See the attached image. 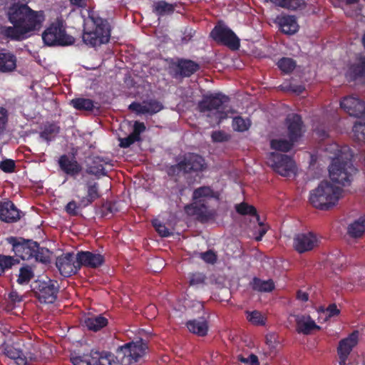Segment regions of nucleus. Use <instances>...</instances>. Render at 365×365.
<instances>
[{"label": "nucleus", "mask_w": 365, "mask_h": 365, "mask_svg": "<svg viewBox=\"0 0 365 365\" xmlns=\"http://www.w3.org/2000/svg\"><path fill=\"white\" fill-rule=\"evenodd\" d=\"M153 225L155 228L156 232L163 237H169L171 232L166 227V226L162 224L159 220H155L153 222Z\"/></svg>", "instance_id": "obj_53"}, {"label": "nucleus", "mask_w": 365, "mask_h": 365, "mask_svg": "<svg viewBox=\"0 0 365 365\" xmlns=\"http://www.w3.org/2000/svg\"><path fill=\"white\" fill-rule=\"evenodd\" d=\"M174 66L175 77H190L200 68V65L195 61L184 58L178 59Z\"/></svg>", "instance_id": "obj_20"}, {"label": "nucleus", "mask_w": 365, "mask_h": 365, "mask_svg": "<svg viewBox=\"0 0 365 365\" xmlns=\"http://www.w3.org/2000/svg\"><path fill=\"white\" fill-rule=\"evenodd\" d=\"M210 36L218 43L235 51L240 46V38L228 27L217 25L210 33Z\"/></svg>", "instance_id": "obj_11"}, {"label": "nucleus", "mask_w": 365, "mask_h": 365, "mask_svg": "<svg viewBox=\"0 0 365 365\" xmlns=\"http://www.w3.org/2000/svg\"><path fill=\"white\" fill-rule=\"evenodd\" d=\"M277 6L284 8L289 10H297L305 7V1L304 0H270Z\"/></svg>", "instance_id": "obj_35"}, {"label": "nucleus", "mask_w": 365, "mask_h": 365, "mask_svg": "<svg viewBox=\"0 0 365 365\" xmlns=\"http://www.w3.org/2000/svg\"><path fill=\"white\" fill-rule=\"evenodd\" d=\"M176 6V4H170L165 0H160L153 3V12L158 16L172 15Z\"/></svg>", "instance_id": "obj_33"}, {"label": "nucleus", "mask_w": 365, "mask_h": 365, "mask_svg": "<svg viewBox=\"0 0 365 365\" xmlns=\"http://www.w3.org/2000/svg\"><path fill=\"white\" fill-rule=\"evenodd\" d=\"M29 0H6V15L10 23L17 24L28 34L41 29L45 19L43 11H34Z\"/></svg>", "instance_id": "obj_2"}, {"label": "nucleus", "mask_w": 365, "mask_h": 365, "mask_svg": "<svg viewBox=\"0 0 365 365\" xmlns=\"http://www.w3.org/2000/svg\"><path fill=\"white\" fill-rule=\"evenodd\" d=\"M140 141L134 135L130 133L126 138L120 139V147L123 148H129L132 144L135 142Z\"/></svg>", "instance_id": "obj_56"}, {"label": "nucleus", "mask_w": 365, "mask_h": 365, "mask_svg": "<svg viewBox=\"0 0 365 365\" xmlns=\"http://www.w3.org/2000/svg\"><path fill=\"white\" fill-rule=\"evenodd\" d=\"M211 138L215 143H222L229 140V135L222 130L213 131Z\"/></svg>", "instance_id": "obj_55"}, {"label": "nucleus", "mask_w": 365, "mask_h": 365, "mask_svg": "<svg viewBox=\"0 0 365 365\" xmlns=\"http://www.w3.org/2000/svg\"><path fill=\"white\" fill-rule=\"evenodd\" d=\"M236 212L241 215H250L256 217L257 220H260L259 215L257 214V209L253 206L242 202L235 205Z\"/></svg>", "instance_id": "obj_39"}, {"label": "nucleus", "mask_w": 365, "mask_h": 365, "mask_svg": "<svg viewBox=\"0 0 365 365\" xmlns=\"http://www.w3.org/2000/svg\"><path fill=\"white\" fill-rule=\"evenodd\" d=\"M89 19L92 21V28L83 32V42L92 47L107 43L110 38V27L108 21L94 13L89 14Z\"/></svg>", "instance_id": "obj_6"}, {"label": "nucleus", "mask_w": 365, "mask_h": 365, "mask_svg": "<svg viewBox=\"0 0 365 365\" xmlns=\"http://www.w3.org/2000/svg\"><path fill=\"white\" fill-rule=\"evenodd\" d=\"M189 278V283L190 286H197L200 284H205L206 279L205 275L200 272L190 274Z\"/></svg>", "instance_id": "obj_52"}, {"label": "nucleus", "mask_w": 365, "mask_h": 365, "mask_svg": "<svg viewBox=\"0 0 365 365\" xmlns=\"http://www.w3.org/2000/svg\"><path fill=\"white\" fill-rule=\"evenodd\" d=\"M340 106L349 115L365 119V102L353 96L344 97Z\"/></svg>", "instance_id": "obj_16"}, {"label": "nucleus", "mask_w": 365, "mask_h": 365, "mask_svg": "<svg viewBox=\"0 0 365 365\" xmlns=\"http://www.w3.org/2000/svg\"><path fill=\"white\" fill-rule=\"evenodd\" d=\"M352 130L354 140L359 143H364L365 144V123H355Z\"/></svg>", "instance_id": "obj_47"}, {"label": "nucleus", "mask_w": 365, "mask_h": 365, "mask_svg": "<svg viewBox=\"0 0 365 365\" xmlns=\"http://www.w3.org/2000/svg\"><path fill=\"white\" fill-rule=\"evenodd\" d=\"M7 242L12 245V250L15 255L23 260L32 259L34 249L37 247L36 242L22 237H10L7 238Z\"/></svg>", "instance_id": "obj_12"}, {"label": "nucleus", "mask_w": 365, "mask_h": 365, "mask_svg": "<svg viewBox=\"0 0 365 365\" xmlns=\"http://www.w3.org/2000/svg\"><path fill=\"white\" fill-rule=\"evenodd\" d=\"M201 258L206 262L213 264L217 260V256L212 250H207L201 253Z\"/></svg>", "instance_id": "obj_61"}, {"label": "nucleus", "mask_w": 365, "mask_h": 365, "mask_svg": "<svg viewBox=\"0 0 365 365\" xmlns=\"http://www.w3.org/2000/svg\"><path fill=\"white\" fill-rule=\"evenodd\" d=\"M267 164L282 176L290 177L295 175V163L287 155L274 152L271 153L267 158Z\"/></svg>", "instance_id": "obj_9"}, {"label": "nucleus", "mask_w": 365, "mask_h": 365, "mask_svg": "<svg viewBox=\"0 0 365 365\" xmlns=\"http://www.w3.org/2000/svg\"><path fill=\"white\" fill-rule=\"evenodd\" d=\"M276 23L279 25L282 32L287 35L294 34L299 30V25L294 16H277Z\"/></svg>", "instance_id": "obj_26"}, {"label": "nucleus", "mask_w": 365, "mask_h": 365, "mask_svg": "<svg viewBox=\"0 0 365 365\" xmlns=\"http://www.w3.org/2000/svg\"><path fill=\"white\" fill-rule=\"evenodd\" d=\"M77 258V253L67 252L57 257L56 265L61 274L68 277L76 274L80 270V264Z\"/></svg>", "instance_id": "obj_13"}, {"label": "nucleus", "mask_w": 365, "mask_h": 365, "mask_svg": "<svg viewBox=\"0 0 365 365\" xmlns=\"http://www.w3.org/2000/svg\"><path fill=\"white\" fill-rule=\"evenodd\" d=\"M295 322L296 330L299 334L302 333L308 335L311 334L312 331L321 329L309 315H297L295 317Z\"/></svg>", "instance_id": "obj_24"}, {"label": "nucleus", "mask_w": 365, "mask_h": 365, "mask_svg": "<svg viewBox=\"0 0 365 365\" xmlns=\"http://www.w3.org/2000/svg\"><path fill=\"white\" fill-rule=\"evenodd\" d=\"M365 233V214L350 223L347 234L352 238H359Z\"/></svg>", "instance_id": "obj_31"}, {"label": "nucleus", "mask_w": 365, "mask_h": 365, "mask_svg": "<svg viewBox=\"0 0 365 365\" xmlns=\"http://www.w3.org/2000/svg\"><path fill=\"white\" fill-rule=\"evenodd\" d=\"M86 195L80 197L79 202H77L74 200L70 201L65 207L66 212L71 215L76 216L78 215V208H84L91 205L95 200L100 198L101 195L100 193L99 185L96 182L88 181L86 183Z\"/></svg>", "instance_id": "obj_8"}, {"label": "nucleus", "mask_w": 365, "mask_h": 365, "mask_svg": "<svg viewBox=\"0 0 365 365\" xmlns=\"http://www.w3.org/2000/svg\"><path fill=\"white\" fill-rule=\"evenodd\" d=\"M58 164L62 172L73 178H76L82 170L81 165L74 156L70 157L63 154L59 157Z\"/></svg>", "instance_id": "obj_19"}, {"label": "nucleus", "mask_w": 365, "mask_h": 365, "mask_svg": "<svg viewBox=\"0 0 365 365\" xmlns=\"http://www.w3.org/2000/svg\"><path fill=\"white\" fill-rule=\"evenodd\" d=\"M230 101L229 96L220 92L207 93L198 102L197 110L200 113L215 111V121L220 124L227 118V108Z\"/></svg>", "instance_id": "obj_5"}, {"label": "nucleus", "mask_w": 365, "mask_h": 365, "mask_svg": "<svg viewBox=\"0 0 365 365\" xmlns=\"http://www.w3.org/2000/svg\"><path fill=\"white\" fill-rule=\"evenodd\" d=\"M218 199L219 195L210 186H201L194 190L192 193L193 204H207L210 199Z\"/></svg>", "instance_id": "obj_25"}, {"label": "nucleus", "mask_w": 365, "mask_h": 365, "mask_svg": "<svg viewBox=\"0 0 365 365\" xmlns=\"http://www.w3.org/2000/svg\"><path fill=\"white\" fill-rule=\"evenodd\" d=\"M145 114L153 115L163 109V105L161 102L155 99H149L143 101Z\"/></svg>", "instance_id": "obj_43"}, {"label": "nucleus", "mask_w": 365, "mask_h": 365, "mask_svg": "<svg viewBox=\"0 0 365 365\" xmlns=\"http://www.w3.org/2000/svg\"><path fill=\"white\" fill-rule=\"evenodd\" d=\"M101 211L103 217H111L119 210L115 202L108 201L103 204Z\"/></svg>", "instance_id": "obj_49"}, {"label": "nucleus", "mask_w": 365, "mask_h": 365, "mask_svg": "<svg viewBox=\"0 0 365 365\" xmlns=\"http://www.w3.org/2000/svg\"><path fill=\"white\" fill-rule=\"evenodd\" d=\"M4 354L9 358L16 361L18 365H25V361L22 359L23 351L12 345H7L4 349Z\"/></svg>", "instance_id": "obj_38"}, {"label": "nucleus", "mask_w": 365, "mask_h": 365, "mask_svg": "<svg viewBox=\"0 0 365 365\" xmlns=\"http://www.w3.org/2000/svg\"><path fill=\"white\" fill-rule=\"evenodd\" d=\"M182 163L180 160L178 163L170 165L168 168L167 173L169 176H176L180 174V172H182V165H181Z\"/></svg>", "instance_id": "obj_60"}, {"label": "nucleus", "mask_w": 365, "mask_h": 365, "mask_svg": "<svg viewBox=\"0 0 365 365\" xmlns=\"http://www.w3.org/2000/svg\"><path fill=\"white\" fill-rule=\"evenodd\" d=\"M33 291L35 297L41 303L52 304L57 299L58 286L57 282L54 280H37L34 284Z\"/></svg>", "instance_id": "obj_10"}, {"label": "nucleus", "mask_w": 365, "mask_h": 365, "mask_svg": "<svg viewBox=\"0 0 365 365\" xmlns=\"http://www.w3.org/2000/svg\"><path fill=\"white\" fill-rule=\"evenodd\" d=\"M17 58L16 55L5 48L0 50V73H6L16 68Z\"/></svg>", "instance_id": "obj_23"}, {"label": "nucleus", "mask_w": 365, "mask_h": 365, "mask_svg": "<svg viewBox=\"0 0 365 365\" xmlns=\"http://www.w3.org/2000/svg\"><path fill=\"white\" fill-rule=\"evenodd\" d=\"M60 131V127L56 123H49L45 125L41 136L47 141H51L52 136L58 134Z\"/></svg>", "instance_id": "obj_50"}, {"label": "nucleus", "mask_w": 365, "mask_h": 365, "mask_svg": "<svg viewBox=\"0 0 365 365\" xmlns=\"http://www.w3.org/2000/svg\"><path fill=\"white\" fill-rule=\"evenodd\" d=\"M8 111L4 107H0V133H2L8 123Z\"/></svg>", "instance_id": "obj_57"}, {"label": "nucleus", "mask_w": 365, "mask_h": 365, "mask_svg": "<svg viewBox=\"0 0 365 365\" xmlns=\"http://www.w3.org/2000/svg\"><path fill=\"white\" fill-rule=\"evenodd\" d=\"M129 109L135 110L140 114H145V111H147L145 109L143 102L142 103L133 102L129 106Z\"/></svg>", "instance_id": "obj_63"}, {"label": "nucleus", "mask_w": 365, "mask_h": 365, "mask_svg": "<svg viewBox=\"0 0 365 365\" xmlns=\"http://www.w3.org/2000/svg\"><path fill=\"white\" fill-rule=\"evenodd\" d=\"M15 262L16 260L13 257L0 255V277L6 270L11 269Z\"/></svg>", "instance_id": "obj_51"}, {"label": "nucleus", "mask_w": 365, "mask_h": 365, "mask_svg": "<svg viewBox=\"0 0 365 365\" xmlns=\"http://www.w3.org/2000/svg\"><path fill=\"white\" fill-rule=\"evenodd\" d=\"M108 319L102 314L92 315L84 319L83 325L90 331L97 332L106 327Z\"/></svg>", "instance_id": "obj_29"}, {"label": "nucleus", "mask_w": 365, "mask_h": 365, "mask_svg": "<svg viewBox=\"0 0 365 365\" xmlns=\"http://www.w3.org/2000/svg\"><path fill=\"white\" fill-rule=\"evenodd\" d=\"M324 313L327 317H332L337 316L340 313V311L335 304H331L324 310Z\"/></svg>", "instance_id": "obj_62"}, {"label": "nucleus", "mask_w": 365, "mask_h": 365, "mask_svg": "<svg viewBox=\"0 0 365 365\" xmlns=\"http://www.w3.org/2000/svg\"><path fill=\"white\" fill-rule=\"evenodd\" d=\"M180 160L182 163L181 165H182V173L184 174L195 173L197 175L207 168V163L204 158L196 153H185L182 155Z\"/></svg>", "instance_id": "obj_14"}, {"label": "nucleus", "mask_w": 365, "mask_h": 365, "mask_svg": "<svg viewBox=\"0 0 365 365\" xmlns=\"http://www.w3.org/2000/svg\"><path fill=\"white\" fill-rule=\"evenodd\" d=\"M106 164L108 162L103 158L93 157L87 165L86 173L98 178L105 176L107 175L104 167Z\"/></svg>", "instance_id": "obj_28"}, {"label": "nucleus", "mask_w": 365, "mask_h": 365, "mask_svg": "<svg viewBox=\"0 0 365 365\" xmlns=\"http://www.w3.org/2000/svg\"><path fill=\"white\" fill-rule=\"evenodd\" d=\"M319 243L317 236L312 232L298 233L293 238V247L299 254L313 250Z\"/></svg>", "instance_id": "obj_15"}, {"label": "nucleus", "mask_w": 365, "mask_h": 365, "mask_svg": "<svg viewBox=\"0 0 365 365\" xmlns=\"http://www.w3.org/2000/svg\"><path fill=\"white\" fill-rule=\"evenodd\" d=\"M359 332L358 330L352 331L349 336L339 342L337 347L338 354L349 356L352 349L357 345L359 341Z\"/></svg>", "instance_id": "obj_27"}, {"label": "nucleus", "mask_w": 365, "mask_h": 365, "mask_svg": "<svg viewBox=\"0 0 365 365\" xmlns=\"http://www.w3.org/2000/svg\"><path fill=\"white\" fill-rule=\"evenodd\" d=\"M295 142L290 141L289 139H273L270 142L272 149L282 152H287L290 150Z\"/></svg>", "instance_id": "obj_41"}, {"label": "nucleus", "mask_w": 365, "mask_h": 365, "mask_svg": "<svg viewBox=\"0 0 365 365\" xmlns=\"http://www.w3.org/2000/svg\"><path fill=\"white\" fill-rule=\"evenodd\" d=\"M277 65L283 73L289 74L294 70L297 63L292 58L282 57L277 61Z\"/></svg>", "instance_id": "obj_40"}, {"label": "nucleus", "mask_w": 365, "mask_h": 365, "mask_svg": "<svg viewBox=\"0 0 365 365\" xmlns=\"http://www.w3.org/2000/svg\"><path fill=\"white\" fill-rule=\"evenodd\" d=\"M12 26H1L0 35L5 39L11 41H21L27 37V32L16 23H11Z\"/></svg>", "instance_id": "obj_22"}, {"label": "nucleus", "mask_w": 365, "mask_h": 365, "mask_svg": "<svg viewBox=\"0 0 365 365\" xmlns=\"http://www.w3.org/2000/svg\"><path fill=\"white\" fill-rule=\"evenodd\" d=\"M254 291L259 292H269L274 289V283L272 279L262 280L258 277H254L250 283Z\"/></svg>", "instance_id": "obj_34"}, {"label": "nucleus", "mask_w": 365, "mask_h": 365, "mask_svg": "<svg viewBox=\"0 0 365 365\" xmlns=\"http://www.w3.org/2000/svg\"><path fill=\"white\" fill-rule=\"evenodd\" d=\"M42 39L47 46H68L74 42V38L68 35L62 22H53L43 32Z\"/></svg>", "instance_id": "obj_7"}, {"label": "nucleus", "mask_w": 365, "mask_h": 365, "mask_svg": "<svg viewBox=\"0 0 365 365\" xmlns=\"http://www.w3.org/2000/svg\"><path fill=\"white\" fill-rule=\"evenodd\" d=\"M22 359L25 361V365H29L31 363L34 362L37 360V356L35 354L32 352H26L23 351Z\"/></svg>", "instance_id": "obj_64"}, {"label": "nucleus", "mask_w": 365, "mask_h": 365, "mask_svg": "<svg viewBox=\"0 0 365 365\" xmlns=\"http://www.w3.org/2000/svg\"><path fill=\"white\" fill-rule=\"evenodd\" d=\"M194 214L197 219L202 223L215 218V211L209 210L207 204H193Z\"/></svg>", "instance_id": "obj_32"}, {"label": "nucleus", "mask_w": 365, "mask_h": 365, "mask_svg": "<svg viewBox=\"0 0 365 365\" xmlns=\"http://www.w3.org/2000/svg\"><path fill=\"white\" fill-rule=\"evenodd\" d=\"M34 276L32 268L29 266L21 267L19 269V274L17 282L19 284H27Z\"/></svg>", "instance_id": "obj_44"}, {"label": "nucleus", "mask_w": 365, "mask_h": 365, "mask_svg": "<svg viewBox=\"0 0 365 365\" xmlns=\"http://www.w3.org/2000/svg\"><path fill=\"white\" fill-rule=\"evenodd\" d=\"M343 190L331 182L322 181L319 185L309 192V201L315 208L328 210L336 205L342 197Z\"/></svg>", "instance_id": "obj_4"}, {"label": "nucleus", "mask_w": 365, "mask_h": 365, "mask_svg": "<svg viewBox=\"0 0 365 365\" xmlns=\"http://www.w3.org/2000/svg\"><path fill=\"white\" fill-rule=\"evenodd\" d=\"M186 327L190 332L199 336H205L208 332V324L204 318L189 320Z\"/></svg>", "instance_id": "obj_30"}, {"label": "nucleus", "mask_w": 365, "mask_h": 365, "mask_svg": "<svg viewBox=\"0 0 365 365\" xmlns=\"http://www.w3.org/2000/svg\"><path fill=\"white\" fill-rule=\"evenodd\" d=\"M287 125V136L290 141L297 142L303 135L304 123L300 115L292 113L286 118Z\"/></svg>", "instance_id": "obj_18"}, {"label": "nucleus", "mask_w": 365, "mask_h": 365, "mask_svg": "<svg viewBox=\"0 0 365 365\" xmlns=\"http://www.w3.org/2000/svg\"><path fill=\"white\" fill-rule=\"evenodd\" d=\"M326 150L333 152V156H329L331 159L329 167L331 180L343 186L349 185L354 175L357 173L351 161L353 155L350 148L346 145L340 147L336 143H331L327 147Z\"/></svg>", "instance_id": "obj_1"}, {"label": "nucleus", "mask_w": 365, "mask_h": 365, "mask_svg": "<svg viewBox=\"0 0 365 365\" xmlns=\"http://www.w3.org/2000/svg\"><path fill=\"white\" fill-rule=\"evenodd\" d=\"M146 128L144 123L135 121L133 125V131L131 133L139 140H141L140 134L145 130Z\"/></svg>", "instance_id": "obj_59"}, {"label": "nucleus", "mask_w": 365, "mask_h": 365, "mask_svg": "<svg viewBox=\"0 0 365 365\" xmlns=\"http://www.w3.org/2000/svg\"><path fill=\"white\" fill-rule=\"evenodd\" d=\"M245 314L247 319L251 324L257 326L264 325L265 324V318L260 312L257 310H254L252 312L246 311Z\"/></svg>", "instance_id": "obj_46"}, {"label": "nucleus", "mask_w": 365, "mask_h": 365, "mask_svg": "<svg viewBox=\"0 0 365 365\" xmlns=\"http://www.w3.org/2000/svg\"><path fill=\"white\" fill-rule=\"evenodd\" d=\"M21 218L20 210L10 200L0 204V220L6 223L17 222Z\"/></svg>", "instance_id": "obj_21"}, {"label": "nucleus", "mask_w": 365, "mask_h": 365, "mask_svg": "<svg viewBox=\"0 0 365 365\" xmlns=\"http://www.w3.org/2000/svg\"><path fill=\"white\" fill-rule=\"evenodd\" d=\"M33 258L37 262L48 263L50 262L49 251L46 248L41 247L37 242V247L34 249Z\"/></svg>", "instance_id": "obj_45"}, {"label": "nucleus", "mask_w": 365, "mask_h": 365, "mask_svg": "<svg viewBox=\"0 0 365 365\" xmlns=\"http://www.w3.org/2000/svg\"><path fill=\"white\" fill-rule=\"evenodd\" d=\"M232 126L234 130L238 132H245L251 126V121L249 118H243L242 116L233 118Z\"/></svg>", "instance_id": "obj_42"}, {"label": "nucleus", "mask_w": 365, "mask_h": 365, "mask_svg": "<svg viewBox=\"0 0 365 365\" xmlns=\"http://www.w3.org/2000/svg\"><path fill=\"white\" fill-rule=\"evenodd\" d=\"M349 71L354 78L359 77L365 78V56L359 57L357 62L351 66Z\"/></svg>", "instance_id": "obj_37"}, {"label": "nucleus", "mask_w": 365, "mask_h": 365, "mask_svg": "<svg viewBox=\"0 0 365 365\" xmlns=\"http://www.w3.org/2000/svg\"><path fill=\"white\" fill-rule=\"evenodd\" d=\"M93 352L91 351L90 354L73 356L71 358V361L73 365H95Z\"/></svg>", "instance_id": "obj_48"}, {"label": "nucleus", "mask_w": 365, "mask_h": 365, "mask_svg": "<svg viewBox=\"0 0 365 365\" xmlns=\"http://www.w3.org/2000/svg\"><path fill=\"white\" fill-rule=\"evenodd\" d=\"M282 88L285 91H291L298 95L302 93L305 90V88L303 85L293 84L291 83L286 86H282Z\"/></svg>", "instance_id": "obj_58"}, {"label": "nucleus", "mask_w": 365, "mask_h": 365, "mask_svg": "<svg viewBox=\"0 0 365 365\" xmlns=\"http://www.w3.org/2000/svg\"><path fill=\"white\" fill-rule=\"evenodd\" d=\"M148 349L142 339L125 344L118 349L116 356L110 352H93L95 365H130L143 356Z\"/></svg>", "instance_id": "obj_3"}, {"label": "nucleus", "mask_w": 365, "mask_h": 365, "mask_svg": "<svg viewBox=\"0 0 365 365\" xmlns=\"http://www.w3.org/2000/svg\"><path fill=\"white\" fill-rule=\"evenodd\" d=\"M73 107L78 110L93 111L95 108L93 100L84 98H76L71 101Z\"/></svg>", "instance_id": "obj_36"}, {"label": "nucleus", "mask_w": 365, "mask_h": 365, "mask_svg": "<svg viewBox=\"0 0 365 365\" xmlns=\"http://www.w3.org/2000/svg\"><path fill=\"white\" fill-rule=\"evenodd\" d=\"M82 267L91 269H97L101 267L105 263L104 255L97 252L91 251H78L76 258Z\"/></svg>", "instance_id": "obj_17"}, {"label": "nucleus", "mask_w": 365, "mask_h": 365, "mask_svg": "<svg viewBox=\"0 0 365 365\" xmlns=\"http://www.w3.org/2000/svg\"><path fill=\"white\" fill-rule=\"evenodd\" d=\"M15 162L11 159H6L0 163V169L6 173H13L15 170Z\"/></svg>", "instance_id": "obj_54"}]
</instances>
